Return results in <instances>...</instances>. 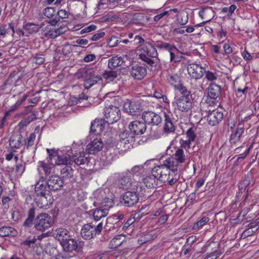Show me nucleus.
<instances>
[{
  "label": "nucleus",
  "mask_w": 259,
  "mask_h": 259,
  "mask_svg": "<svg viewBox=\"0 0 259 259\" xmlns=\"http://www.w3.org/2000/svg\"><path fill=\"white\" fill-rule=\"evenodd\" d=\"M209 221L208 217L204 216L202 218L195 223L193 226V229L194 230L198 231L201 229L204 226H205Z\"/></svg>",
  "instance_id": "nucleus-41"
},
{
  "label": "nucleus",
  "mask_w": 259,
  "mask_h": 259,
  "mask_svg": "<svg viewBox=\"0 0 259 259\" xmlns=\"http://www.w3.org/2000/svg\"><path fill=\"white\" fill-rule=\"evenodd\" d=\"M172 115L171 113H164V130L165 132L171 133L175 131V126L172 121Z\"/></svg>",
  "instance_id": "nucleus-29"
},
{
  "label": "nucleus",
  "mask_w": 259,
  "mask_h": 259,
  "mask_svg": "<svg viewBox=\"0 0 259 259\" xmlns=\"http://www.w3.org/2000/svg\"><path fill=\"white\" fill-rule=\"evenodd\" d=\"M154 239L153 236L151 234H147L139 238L138 241L139 244H143Z\"/></svg>",
  "instance_id": "nucleus-52"
},
{
  "label": "nucleus",
  "mask_w": 259,
  "mask_h": 259,
  "mask_svg": "<svg viewBox=\"0 0 259 259\" xmlns=\"http://www.w3.org/2000/svg\"><path fill=\"white\" fill-rule=\"evenodd\" d=\"M19 106L20 105H19V103H17V102L14 105L11 106L9 110L6 111L5 116L3 118V120H4L6 117L10 115L13 112L17 110Z\"/></svg>",
  "instance_id": "nucleus-57"
},
{
  "label": "nucleus",
  "mask_w": 259,
  "mask_h": 259,
  "mask_svg": "<svg viewBox=\"0 0 259 259\" xmlns=\"http://www.w3.org/2000/svg\"><path fill=\"white\" fill-rule=\"evenodd\" d=\"M117 220V214L108 217L106 220L105 229L107 230L114 229L119 227L120 224H118Z\"/></svg>",
  "instance_id": "nucleus-34"
},
{
  "label": "nucleus",
  "mask_w": 259,
  "mask_h": 259,
  "mask_svg": "<svg viewBox=\"0 0 259 259\" xmlns=\"http://www.w3.org/2000/svg\"><path fill=\"white\" fill-rule=\"evenodd\" d=\"M105 35V33L104 32H100L97 33L93 35H92L91 37L89 38V39L92 41H97L101 38H103Z\"/></svg>",
  "instance_id": "nucleus-60"
},
{
  "label": "nucleus",
  "mask_w": 259,
  "mask_h": 259,
  "mask_svg": "<svg viewBox=\"0 0 259 259\" xmlns=\"http://www.w3.org/2000/svg\"><path fill=\"white\" fill-rule=\"evenodd\" d=\"M104 113L106 119L105 121L108 124H112L120 118V110L115 106L106 107Z\"/></svg>",
  "instance_id": "nucleus-5"
},
{
  "label": "nucleus",
  "mask_w": 259,
  "mask_h": 259,
  "mask_svg": "<svg viewBox=\"0 0 259 259\" xmlns=\"http://www.w3.org/2000/svg\"><path fill=\"white\" fill-rule=\"evenodd\" d=\"M196 128L195 127H190L186 132L187 139L192 143L194 142L196 138Z\"/></svg>",
  "instance_id": "nucleus-44"
},
{
  "label": "nucleus",
  "mask_w": 259,
  "mask_h": 259,
  "mask_svg": "<svg viewBox=\"0 0 259 259\" xmlns=\"http://www.w3.org/2000/svg\"><path fill=\"white\" fill-rule=\"evenodd\" d=\"M36 241V239L33 238L31 239H27L26 240L24 241L21 243L22 246L27 249L30 247H33L34 245L35 242Z\"/></svg>",
  "instance_id": "nucleus-54"
},
{
  "label": "nucleus",
  "mask_w": 259,
  "mask_h": 259,
  "mask_svg": "<svg viewBox=\"0 0 259 259\" xmlns=\"http://www.w3.org/2000/svg\"><path fill=\"white\" fill-rule=\"evenodd\" d=\"M192 98L180 96L176 99L175 102L177 108L181 112H188L192 107Z\"/></svg>",
  "instance_id": "nucleus-11"
},
{
  "label": "nucleus",
  "mask_w": 259,
  "mask_h": 259,
  "mask_svg": "<svg viewBox=\"0 0 259 259\" xmlns=\"http://www.w3.org/2000/svg\"><path fill=\"white\" fill-rule=\"evenodd\" d=\"M123 110L129 115H138L143 110L141 101L126 100L123 104Z\"/></svg>",
  "instance_id": "nucleus-4"
},
{
  "label": "nucleus",
  "mask_w": 259,
  "mask_h": 259,
  "mask_svg": "<svg viewBox=\"0 0 259 259\" xmlns=\"http://www.w3.org/2000/svg\"><path fill=\"white\" fill-rule=\"evenodd\" d=\"M141 49L148 57L156 58L158 56V53L156 48L148 42L142 44L141 45Z\"/></svg>",
  "instance_id": "nucleus-24"
},
{
  "label": "nucleus",
  "mask_w": 259,
  "mask_h": 259,
  "mask_svg": "<svg viewBox=\"0 0 259 259\" xmlns=\"http://www.w3.org/2000/svg\"><path fill=\"white\" fill-rule=\"evenodd\" d=\"M48 157V161H55V162H85L87 157L85 159L79 153V156L77 154H73L70 147L66 149H59L56 148L47 149Z\"/></svg>",
  "instance_id": "nucleus-1"
},
{
  "label": "nucleus",
  "mask_w": 259,
  "mask_h": 259,
  "mask_svg": "<svg viewBox=\"0 0 259 259\" xmlns=\"http://www.w3.org/2000/svg\"><path fill=\"white\" fill-rule=\"evenodd\" d=\"M180 148L185 149L188 152L190 153L189 149L191 147V145H192V142L189 140L186 139L184 140L181 138L180 140Z\"/></svg>",
  "instance_id": "nucleus-51"
},
{
  "label": "nucleus",
  "mask_w": 259,
  "mask_h": 259,
  "mask_svg": "<svg viewBox=\"0 0 259 259\" xmlns=\"http://www.w3.org/2000/svg\"><path fill=\"white\" fill-rule=\"evenodd\" d=\"M36 115L32 114L28 116L26 118L22 120L19 123V125L21 128H23L28 125L31 122L36 119Z\"/></svg>",
  "instance_id": "nucleus-45"
},
{
  "label": "nucleus",
  "mask_w": 259,
  "mask_h": 259,
  "mask_svg": "<svg viewBox=\"0 0 259 259\" xmlns=\"http://www.w3.org/2000/svg\"><path fill=\"white\" fill-rule=\"evenodd\" d=\"M131 134L126 130L119 134V142L117 144L119 148H123L126 150L130 148L134 139V136Z\"/></svg>",
  "instance_id": "nucleus-9"
},
{
  "label": "nucleus",
  "mask_w": 259,
  "mask_h": 259,
  "mask_svg": "<svg viewBox=\"0 0 259 259\" xmlns=\"http://www.w3.org/2000/svg\"><path fill=\"white\" fill-rule=\"evenodd\" d=\"M43 31L44 32V35L46 37L51 38H56V36H55V29L52 28L51 25H47L44 28Z\"/></svg>",
  "instance_id": "nucleus-46"
},
{
  "label": "nucleus",
  "mask_w": 259,
  "mask_h": 259,
  "mask_svg": "<svg viewBox=\"0 0 259 259\" xmlns=\"http://www.w3.org/2000/svg\"><path fill=\"white\" fill-rule=\"evenodd\" d=\"M120 183L125 189L131 188L133 186V183H134L133 174L131 172H126L122 177Z\"/></svg>",
  "instance_id": "nucleus-30"
},
{
  "label": "nucleus",
  "mask_w": 259,
  "mask_h": 259,
  "mask_svg": "<svg viewBox=\"0 0 259 259\" xmlns=\"http://www.w3.org/2000/svg\"><path fill=\"white\" fill-rule=\"evenodd\" d=\"M248 87H245L241 89L238 88L236 91V95L238 97L241 98V100H243L246 98Z\"/></svg>",
  "instance_id": "nucleus-56"
},
{
  "label": "nucleus",
  "mask_w": 259,
  "mask_h": 259,
  "mask_svg": "<svg viewBox=\"0 0 259 259\" xmlns=\"http://www.w3.org/2000/svg\"><path fill=\"white\" fill-rule=\"evenodd\" d=\"M97 29V26L94 24L91 25L89 26L85 27L82 29L80 32V34H83L85 33L90 32L92 31H94Z\"/></svg>",
  "instance_id": "nucleus-61"
},
{
  "label": "nucleus",
  "mask_w": 259,
  "mask_h": 259,
  "mask_svg": "<svg viewBox=\"0 0 259 259\" xmlns=\"http://www.w3.org/2000/svg\"><path fill=\"white\" fill-rule=\"evenodd\" d=\"M121 42V39H118L117 37L112 36L110 39L109 45L110 47H114Z\"/></svg>",
  "instance_id": "nucleus-59"
},
{
  "label": "nucleus",
  "mask_w": 259,
  "mask_h": 259,
  "mask_svg": "<svg viewBox=\"0 0 259 259\" xmlns=\"http://www.w3.org/2000/svg\"><path fill=\"white\" fill-rule=\"evenodd\" d=\"M39 164L37 166V170L40 175L42 174L49 175L54 167L52 163H39Z\"/></svg>",
  "instance_id": "nucleus-33"
},
{
  "label": "nucleus",
  "mask_w": 259,
  "mask_h": 259,
  "mask_svg": "<svg viewBox=\"0 0 259 259\" xmlns=\"http://www.w3.org/2000/svg\"><path fill=\"white\" fill-rule=\"evenodd\" d=\"M17 231L13 227L4 226L0 228V236L13 237L17 235Z\"/></svg>",
  "instance_id": "nucleus-31"
},
{
  "label": "nucleus",
  "mask_w": 259,
  "mask_h": 259,
  "mask_svg": "<svg viewBox=\"0 0 259 259\" xmlns=\"http://www.w3.org/2000/svg\"><path fill=\"white\" fill-rule=\"evenodd\" d=\"M166 79L168 83L175 88L180 83V77L176 73L168 71L166 75Z\"/></svg>",
  "instance_id": "nucleus-32"
},
{
  "label": "nucleus",
  "mask_w": 259,
  "mask_h": 259,
  "mask_svg": "<svg viewBox=\"0 0 259 259\" xmlns=\"http://www.w3.org/2000/svg\"><path fill=\"white\" fill-rule=\"evenodd\" d=\"M177 21L181 25L186 24L188 21V14L185 11H182L177 15Z\"/></svg>",
  "instance_id": "nucleus-40"
},
{
  "label": "nucleus",
  "mask_w": 259,
  "mask_h": 259,
  "mask_svg": "<svg viewBox=\"0 0 259 259\" xmlns=\"http://www.w3.org/2000/svg\"><path fill=\"white\" fill-rule=\"evenodd\" d=\"M214 11L211 7L202 9L199 12L200 17L204 21L198 25V26L203 25L205 23L210 21L214 16Z\"/></svg>",
  "instance_id": "nucleus-18"
},
{
  "label": "nucleus",
  "mask_w": 259,
  "mask_h": 259,
  "mask_svg": "<svg viewBox=\"0 0 259 259\" xmlns=\"http://www.w3.org/2000/svg\"><path fill=\"white\" fill-rule=\"evenodd\" d=\"M33 61L38 64H42L45 62V58L42 55L36 54L33 58Z\"/></svg>",
  "instance_id": "nucleus-64"
},
{
  "label": "nucleus",
  "mask_w": 259,
  "mask_h": 259,
  "mask_svg": "<svg viewBox=\"0 0 259 259\" xmlns=\"http://www.w3.org/2000/svg\"><path fill=\"white\" fill-rule=\"evenodd\" d=\"M52 233L53 236L60 241V244L70 237L69 232L63 228L53 230Z\"/></svg>",
  "instance_id": "nucleus-21"
},
{
  "label": "nucleus",
  "mask_w": 259,
  "mask_h": 259,
  "mask_svg": "<svg viewBox=\"0 0 259 259\" xmlns=\"http://www.w3.org/2000/svg\"><path fill=\"white\" fill-rule=\"evenodd\" d=\"M103 206L96 208L93 213V217L95 221H98L102 218L105 217L108 214L109 210L112 207V202L110 201L109 204H103Z\"/></svg>",
  "instance_id": "nucleus-16"
},
{
  "label": "nucleus",
  "mask_w": 259,
  "mask_h": 259,
  "mask_svg": "<svg viewBox=\"0 0 259 259\" xmlns=\"http://www.w3.org/2000/svg\"><path fill=\"white\" fill-rule=\"evenodd\" d=\"M202 114L205 115L204 117H206L208 124L211 126L218 124L223 119L224 116L223 113L217 109L205 111Z\"/></svg>",
  "instance_id": "nucleus-7"
},
{
  "label": "nucleus",
  "mask_w": 259,
  "mask_h": 259,
  "mask_svg": "<svg viewBox=\"0 0 259 259\" xmlns=\"http://www.w3.org/2000/svg\"><path fill=\"white\" fill-rule=\"evenodd\" d=\"M103 79L100 75H96L94 72L84 82V88L89 89L96 83H102Z\"/></svg>",
  "instance_id": "nucleus-28"
},
{
  "label": "nucleus",
  "mask_w": 259,
  "mask_h": 259,
  "mask_svg": "<svg viewBox=\"0 0 259 259\" xmlns=\"http://www.w3.org/2000/svg\"><path fill=\"white\" fill-rule=\"evenodd\" d=\"M107 123L105 119H96L92 122L90 132L99 134L103 131L105 123Z\"/></svg>",
  "instance_id": "nucleus-23"
},
{
  "label": "nucleus",
  "mask_w": 259,
  "mask_h": 259,
  "mask_svg": "<svg viewBox=\"0 0 259 259\" xmlns=\"http://www.w3.org/2000/svg\"><path fill=\"white\" fill-rule=\"evenodd\" d=\"M145 122L135 120L131 122L128 128L133 135H141L145 133L147 126Z\"/></svg>",
  "instance_id": "nucleus-14"
},
{
  "label": "nucleus",
  "mask_w": 259,
  "mask_h": 259,
  "mask_svg": "<svg viewBox=\"0 0 259 259\" xmlns=\"http://www.w3.org/2000/svg\"><path fill=\"white\" fill-rule=\"evenodd\" d=\"M93 195L96 199V202L99 204H109V202L111 201V199L105 197V191L102 189L97 190L94 192Z\"/></svg>",
  "instance_id": "nucleus-27"
},
{
  "label": "nucleus",
  "mask_w": 259,
  "mask_h": 259,
  "mask_svg": "<svg viewBox=\"0 0 259 259\" xmlns=\"http://www.w3.org/2000/svg\"><path fill=\"white\" fill-rule=\"evenodd\" d=\"M157 47L159 49H165L167 50H168L169 51H172L173 50H177V49L175 47L165 42H162L159 45H158Z\"/></svg>",
  "instance_id": "nucleus-58"
},
{
  "label": "nucleus",
  "mask_w": 259,
  "mask_h": 259,
  "mask_svg": "<svg viewBox=\"0 0 259 259\" xmlns=\"http://www.w3.org/2000/svg\"><path fill=\"white\" fill-rule=\"evenodd\" d=\"M180 93L182 94L181 96L188 97V98H192L191 92L188 91L187 88L183 86L182 84L180 83L176 88Z\"/></svg>",
  "instance_id": "nucleus-49"
},
{
  "label": "nucleus",
  "mask_w": 259,
  "mask_h": 259,
  "mask_svg": "<svg viewBox=\"0 0 259 259\" xmlns=\"http://www.w3.org/2000/svg\"><path fill=\"white\" fill-rule=\"evenodd\" d=\"M221 87L215 83H211L208 88V96L212 99L220 98Z\"/></svg>",
  "instance_id": "nucleus-26"
},
{
  "label": "nucleus",
  "mask_w": 259,
  "mask_h": 259,
  "mask_svg": "<svg viewBox=\"0 0 259 259\" xmlns=\"http://www.w3.org/2000/svg\"><path fill=\"white\" fill-rule=\"evenodd\" d=\"M67 31V27L65 26H61L58 29H55V36L57 37L58 36L65 33Z\"/></svg>",
  "instance_id": "nucleus-62"
},
{
  "label": "nucleus",
  "mask_w": 259,
  "mask_h": 259,
  "mask_svg": "<svg viewBox=\"0 0 259 259\" xmlns=\"http://www.w3.org/2000/svg\"><path fill=\"white\" fill-rule=\"evenodd\" d=\"M103 147V144L100 138H96L92 141L87 146V151L89 154H95L100 151Z\"/></svg>",
  "instance_id": "nucleus-19"
},
{
  "label": "nucleus",
  "mask_w": 259,
  "mask_h": 259,
  "mask_svg": "<svg viewBox=\"0 0 259 259\" xmlns=\"http://www.w3.org/2000/svg\"><path fill=\"white\" fill-rule=\"evenodd\" d=\"M25 143V139L19 132L16 131L12 133L9 139V145L12 149H19Z\"/></svg>",
  "instance_id": "nucleus-12"
},
{
  "label": "nucleus",
  "mask_w": 259,
  "mask_h": 259,
  "mask_svg": "<svg viewBox=\"0 0 259 259\" xmlns=\"http://www.w3.org/2000/svg\"><path fill=\"white\" fill-rule=\"evenodd\" d=\"M123 62V59L121 57L116 56L112 57L108 60V66L110 69H113L117 67L121 66Z\"/></svg>",
  "instance_id": "nucleus-37"
},
{
  "label": "nucleus",
  "mask_w": 259,
  "mask_h": 259,
  "mask_svg": "<svg viewBox=\"0 0 259 259\" xmlns=\"http://www.w3.org/2000/svg\"><path fill=\"white\" fill-rule=\"evenodd\" d=\"M103 229V224L100 222L97 226L92 225L91 224H85L81 230L82 237L87 240L91 239L97 234H99Z\"/></svg>",
  "instance_id": "nucleus-3"
},
{
  "label": "nucleus",
  "mask_w": 259,
  "mask_h": 259,
  "mask_svg": "<svg viewBox=\"0 0 259 259\" xmlns=\"http://www.w3.org/2000/svg\"><path fill=\"white\" fill-rule=\"evenodd\" d=\"M125 236L122 234L116 235L110 242V248H116L120 246L125 241Z\"/></svg>",
  "instance_id": "nucleus-35"
},
{
  "label": "nucleus",
  "mask_w": 259,
  "mask_h": 259,
  "mask_svg": "<svg viewBox=\"0 0 259 259\" xmlns=\"http://www.w3.org/2000/svg\"><path fill=\"white\" fill-rule=\"evenodd\" d=\"M144 17V16L142 14L136 13L134 14L133 17L130 20V22L132 23L139 24L142 23Z\"/></svg>",
  "instance_id": "nucleus-53"
},
{
  "label": "nucleus",
  "mask_w": 259,
  "mask_h": 259,
  "mask_svg": "<svg viewBox=\"0 0 259 259\" xmlns=\"http://www.w3.org/2000/svg\"><path fill=\"white\" fill-rule=\"evenodd\" d=\"M142 119L146 123L153 125H157L162 121V118L159 114L151 111L144 112Z\"/></svg>",
  "instance_id": "nucleus-13"
},
{
  "label": "nucleus",
  "mask_w": 259,
  "mask_h": 259,
  "mask_svg": "<svg viewBox=\"0 0 259 259\" xmlns=\"http://www.w3.org/2000/svg\"><path fill=\"white\" fill-rule=\"evenodd\" d=\"M38 197L36 204L40 208L47 209L53 202V198L49 194L38 195Z\"/></svg>",
  "instance_id": "nucleus-17"
},
{
  "label": "nucleus",
  "mask_w": 259,
  "mask_h": 259,
  "mask_svg": "<svg viewBox=\"0 0 259 259\" xmlns=\"http://www.w3.org/2000/svg\"><path fill=\"white\" fill-rule=\"evenodd\" d=\"M56 13V10L53 7L46 8L43 11L44 15L48 18L52 17Z\"/></svg>",
  "instance_id": "nucleus-55"
},
{
  "label": "nucleus",
  "mask_w": 259,
  "mask_h": 259,
  "mask_svg": "<svg viewBox=\"0 0 259 259\" xmlns=\"http://www.w3.org/2000/svg\"><path fill=\"white\" fill-rule=\"evenodd\" d=\"M174 163H164L154 167L152 170L153 176L164 183L166 182L170 179V172H175L178 170V165Z\"/></svg>",
  "instance_id": "nucleus-2"
},
{
  "label": "nucleus",
  "mask_w": 259,
  "mask_h": 259,
  "mask_svg": "<svg viewBox=\"0 0 259 259\" xmlns=\"http://www.w3.org/2000/svg\"><path fill=\"white\" fill-rule=\"evenodd\" d=\"M41 179L36 184L35 187V192L38 195L49 194L50 191L48 184L44 180H42V176Z\"/></svg>",
  "instance_id": "nucleus-25"
},
{
  "label": "nucleus",
  "mask_w": 259,
  "mask_h": 259,
  "mask_svg": "<svg viewBox=\"0 0 259 259\" xmlns=\"http://www.w3.org/2000/svg\"><path fill=\"white\" fill-rule=\"evenodd\" d=\"M44 25V24H41L38 25L34 23H29L24 26V28L29 34H33L37 32L40 28L43 27Z\"/></svg>",
  "instance_id": "nucleus-38"
},
{
  "label": "nucleus",
  "mask_w": 259,
  "mask_h": 259,
  "mask_svg": "<svg viewBox=\"0 0 259 259\" xmlns=\"http://www.w3.org/2000/svg\"><path fill=\"white\" fill-rule=\"evenodd\" d=\"M138 200V195L136 192L127 191L122 196L121 203L123 205L130 207L136 203Z\"/></svg>",
  "instance_id": "nucleus-15"
},
{
  "label": "nucleus",
  "mask_w": 259,
  "mask_h": 259,
  "mask_svg": "<svg viewBox=\"0 0 259 259\" xmlns=\"http://www.w3.org/2000/svg\"><path fill=\"white\" fill-rule=\"evenodd\" d=\"M139 58L141 59L142 61L147 63L150 66L153 67L156 65L155 62L154 60L150 58V57H148L147 55L144 54H141L139 55Z\"/></svg>",
  "instance_id": "nucleus-50"
},
{
  "label": "nucleus",
  "mask_w": 259,
  "mask_h": 259,
  "mask_svg": "<svg viewBox=\"0 0 259 259\" xmlns=\"http://www.w3.org/2000/svg\"><path fill=\"white\" fill-rule=\"evenodd\" d=\"M103 77L106 79L109 80L110 81L113 80L117 76V73L115 71L113 70H108L105 71L103 73Z\"/></svg>",
  "instance_id": "nucleus-47"
},
{
  "label": "nucleus",
  "mask_w": 259,
  "mask_h": 259,
  "mask_svg": "<svg viewBox=\"0 0 259 259\" xmlns=\"http://www.w3.org/2000/svg\"><path fill=\"white\" fill-rule=\"evenodd\" d=\"M63 183V180L57 175L52 176L47 182L49 188L52 190H58Z\"/></svg>",
  "instance_id": "nucleus-22"
},
{
  "label": "nucleus",
  "mask_w": 259,
  "mask_h": 259,
  "mask_svg": "<svg viewBox=\"0 0 259 259\" xmlns=\"http://www.w3.org/2000/svg\"><path fill=\"white\" fill-rule=\"evenodd\" d=\"M131 75L135 79L141 80L143 79L147 74L146 69L142 66L136 65L132 67L130 71Z\"/></svg>",
  "instance_id": "nucleus-20"
},
{
  "label": "nucleus",
  "mask_w": 259,
  "mask_h": 259,
  "mask_svg": "<svg viewBox=\"0 0 259 259\" xmlns=\"http://www.w3.org/2000/svg\"><path fill=\"white\" fill-rule=\"evenodd\" d=\"M93 73L94 70L92 68L83 67L78 70L77 75L78 77H82L88 79Z\"/></svg>",
  "instance_id": "nucleus-39"
},
{
  "label": "nucleus",
  "mask_w": 259,
  "mask_h": 259,
  "mask_svg": "<svg viewBox=\"0 0 259 259\" xmlns=\"http://www.w3.org/2000/svg\"><path fill=\"white\" fill-rule=\"evenodd\" d=\"M155 179L156 178L153 176V174H152V176L145 178L143 180V183L146 187L151 188L154 187L155 182Z\"/></svg>",
  "instance_id": "nucleus-48"
},
{
  "label": "nucleus",
  "mask_w": 259,
  "mask_h": 259,
  "mask_svg": "<svg viewBox=\"0 0 259 259\" xmlns=\"http://www.w3.org/2000/svg\"><path fill=\"white\" fill-rule=\"evenodd\" d=\"M51 217L47 213L39 214L34 221L35 228L38 231H45L51 226Z\"/></svg>",
  "instance_id": "nucleus-8"
},
{
  "label": "nucleus",
  "mask_w": 259,
  "mask_h": 259,
  "mask_svg": "<svg viewBox=\"0 0 259 259\" xmlns=\"http://www.w3.org/2000/svg\"><path fill=\"white\" fill-rule=\"evenodd\" d=\"M61 245L65 251L70 252L75 250L79 252L83 247V242L69 238L61 243Z\"/></svg>",
  "instance_id": "nucleus-6"
},
{
  "label": "nucleus",
  "mask_w": 259,
  "mask_h": 259,
  "mask_svg": "<svg viewBox=\"0 0 259 259\" xmlns=\"http://www.w3.org/2000/svg\"><path fill=\"white\" fill-rule=\"evenodd\" d=\"M61 175L64 178H70L73 176V170L69 164H65L61 170Z\"/></svg>",
  "instance_id": "nucleus-42"
},
{
  "label": "nucleus",
  "mask_w": 259,
  "mask_h": 259,
  "mask_svg": "<svg viewBox=\"0 0 259 259\" xmlns=\"http://www.w3.org/2000/svg\"><path fill=\"white\" fill-rule=\"evenodd\" d=\"M72 51L71 46L69 44L65 45L62 46V53L65 56L69 54Z\"/></svg>",
  "instance_id": "nucleus-63"
},
{
  "label": "nucleus",
  "mask_w": 259,
  "mask_h": 259,
  "mask_svg": "<svg viewBox=\"0 0 259 259\" xmlns=\"http://www.w3.org/2000/svg\"><path fill=\"white\" fill-rule=\"evenodd\" d=\"M174 159L177 162H184L186 160V156L183 149L179 148L174 154Z\"/></svg>",
  "instance_id": "nucleus-43"
},
{
  "label": "nucleus",
  "mask_w": 259,
  "mask_h": 259,
  "mask_svg": "<svg viewBox=\"0 0 259 259\" xmlns=\"http://www.w3.org/2000/svg\"><path fill=\"white\" fill-rule=\"evenodd\" d=\"M188 73L192 78L198 79L201 78L205 72L204 68L196 63L189 64L187 67Z\"/></svg>",
  "instance_id": "nucleus-10"
},
{
  "label": "nucleus",
  "mask_w": 259,
  "mask_h": 259,
  "mask_svg": "<svg viewBox=\"0 0 259 259\" xmlns=\"http://www.w3.org/2000/svg\"><path fill=\"white\" fill-rule=\"evenodd\" d=\"M244 131V128L241 126H238L236 131L230 136V142L231 144H236L240 140Z\"/></svg>",
  "instance_id": "nucleus-36"
}]
</instances>
